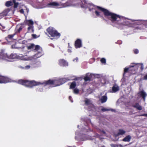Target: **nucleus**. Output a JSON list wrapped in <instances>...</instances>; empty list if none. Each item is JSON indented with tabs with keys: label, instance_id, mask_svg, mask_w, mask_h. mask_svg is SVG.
Masks as SVG:
<instances>
[{
	"label": "nucleus",
	"instance_id": "8",
	"mask_svg": "<svg viewBox=\"0 0 147 147\" xmlns=\"http://www.w3.org/2000/svg\"><path fill=\"white\" fill-rule=\"evenodd\" d=\"M94 6V5L92 3H87L86 2L83 5H81L82 7L88 8L90 11H91L93 9Z\"/></svg>",
	"mask_w": 147,
	"mask_h": 147
},
{
	"label": "nucleus",
	"instance_id": "14",
	"mask_svg": "<svg viewBox=\"0 0 147 147\" xmlns=\"http://www.w3.org/2000/svg\"><path fill=\"white\" fill-rule=\"evenodd\" d=\"M130 66L128 68H125L124 69V73L123 74V76L125 75V74L127 73H128L131 74H132V69H131Z\"/></svg>",
	"mask_w": 147,
	"mask_h": 147
},
{
	"label": "nucleus",
	"instance_id": "20",
	"mask_svg": "<svg viewBox=\"0 0 147 147\" xmlns=\"http://www.w3.org/2000/svg\"><path fill=\"white\" fill-rule=\"evenodd\" d=\"M17 55L15 54H11L9 55H7V57L9 59H14L17 58Z\"/></svg>",
	"mask_w": 147,
	"mask_h": 147
},
{
	"label": "nucleus",
	"instance_id": "3",
	"mask_svg": "<svg viewBox=\"0 0 147 147\" xmlns=\"http://www.w3.org/2000/svg\"><path fill=\"white\" fill-rule=\"evenodd\" d=\"M46 30L50 35V36L52 37L51 38V39H57L59 38L61 36L60 33L58 32L57 30L53 27H49Z\"/></svg>",
	"mask_w": 147,
	"mask_h": 147
},
{
	"label": "nucleus",
	"instance_id": "42",
	"mask_svg": "<svg viewBox=\"0 0 147 147\" xmlns=\"http://www.w3.org/2000/svg\"><path fill=\"white\" fill-rule=\"evenodd\" d=\"M67 51L69 53H71L72 52L71 50V49H68Z\"/></svg>",
	"mask_w": 147,
	"mask_h": 147
},
{
	"label": "nucleus",
	"instance_id": "40",
	"mask_svg": "<svg viewBox=\"0 0 147 147\" xmlns=\"http://www.w3.org/2000/svg\"><path fill=\"white\" fill-rule=\"evenodd\" d=\"M32 36L33 38H36V34H32Z\"/></svg>",
	"mask_w": 147,
	"mask_h": 147
},
{
	"label": "nucleus",
	"instance_id": "35",
	"mask_svg": "<svg viewBox=\"0 0 147 147\" xmlns=\"http://www.w3.org/2000/svg\"><path fill=\"white\" fill-rule=\"evenodd\" d=\"M29 27L28 28V31H30L31 30H32L33 28V25L32 26H28Z\"/></svg>",
	"mask_w": 147,
	"mask_h": 147
},
{
	"label": "nucleus",
	"instance_id": "21",
	"mask_svg": "<svg viewBox=\"0 0 147 147\" xmlns=\"http://www.w3.org/2000/svg\"><path fill=\"white\" fill-rule=\"evenodd\" d=\"M107 100V97L106 96H103L102 97L100 100L102 103L105 102Z\"/></svg>",
	"mask_w": 147,
	"mask_h": 147
},
{
	"label": "nucleus",
	"instance_id": "6",
	"mask_svg": "<svg viewBox=\"0 0 147 147\" xmlns=\"http://www.w3.org/2000/svg\"><path fill=\"white\" fill-rule=\"evenodd\" d=\"M11 80L8 78L2 76L0 74V84H5L10 82Z\"/></svg>",
	"mask_w": 147,
	"mask_h": 147
},
{
	"label": "nucleus",
	"instance_id": "46",
	"mask_svg": "<svg viewBox=\"0 0 147 147\" xmlns=\"http://www.w3.org/2000/svg\"><path fill=\"white\" fill-rule=\"evenodd\" d=\"M100 17H101L102 18V19L103 20H105L104 18L102 16H101Z\"/></svg>",
	"mask_w": 147,
	"mask_h": 147
},
{
	"label": "nucleus",
	"instance_id": "41",
	"mask_svg": "<svg viewBox=\"0 0 147 147\" xmlns=\"http://www.w3.org/2000/svg\"><path fill=\"white\" fill-rule=\"evenodd\" d=\"M20 12L21 13H24V11L23 9H21L20 10Z\"/></svg>",
	"mask_w": 147,
	"mask_h": 147
},
{
	"label": "nucleus",
	"instance_id": "16",
	"mask_svg": "<svg viewBox=\"0 0 147 147\" xmlns=\"http://www.w3.org/2000/svg\"><path fill=\"white\" fill-rule=\"evenodd\" d=\"M132 106L134 108H136L139 110H141L142 109V107L138 103H136L133 105Z\"/></svg>",
	"mask_w": 147,
	"mask_h": 147
},
{
	"label": "nucleus",
	"instance_id": "2",
	"mask_svg": "<svg viewBox=\"0 0 147 147\" xmlns=\"http://www.w3.org/2000/svg\"><path fill=\"white\" fill-rule=\"evenodd\" d=\"M17 83L26 87L32 88L34 86L40 85H43L44 86L54 85V84H55V80H51L50 79L41 83L36 82L34 80L29 81L27 80L20 79L17 81Z\"/></svg>",
	"mask_w": 147,
	"mask_h": 147
},
{
	"label": "nucleus",
	"instance_id": "9",
	"mask_svg": "<svg viewBox=\"0 0 147 147\" xmlns=\"http://www.w3.org/2000/svg\"><path fill=\"white\" fill-rule=\"evenodd\" d=\"M74 46L76 49L82 47V45L81 40L80 39H77L75 42Z\"/></svg>",
	"mask_w": 147,
	"mask_h": 147
},
{
	"label": "nucleus",
	"instance_id": "38",
	"mask_svg": "<svg viewBox=\"0 0 147 147\" xmlns=\"http://www.w3.org/2000/svg\"><path fill=\"white\" fill-rule=\"evenodd\" d=\"M95 14L97 16H100V12L97 11H96L95 12Z\"/></svg>",
	"mask_w": 147,
	"mask_h": 147
},
{
	"label": "nucleus",
	"instance_id": "7",
	"mask_svg": "<svg viewBox=\"0 0 147 147\" xmlns=\"http://www.w3.org/2000/svg\"><path fill=\"white\" fill-rule=\"evenodd\" d=\"M130 66L131 68L132 74H135L139 68V64L138 63H132L131 64Z\"/></svg>",
	"mask_w": 147,
	"mask_h": 147
},
{
	"label": "nucleus",
	"instance_id": "25",
	"mask_svg": "<svg viewBox=\"0 0 147 147\" xmlns=\"http://www.w3.org/2000/svg\"><path fill=\"white\" fill-rule=\"evenodd\" d=\"M48 5L51 6H57L59 5V4L57 2H52L49 3Z\"/></svg>",
	"mask_w": 147,
	"mask_h": 147
},
{
	"label": "nucleus",
	"instance_id": "13",
	"mask_svg": "<svg viewBox=\"0 0 147 147\" xmlns=\"http://www.w3.org/2000/svg\"><path fill=\"white\" fill-rule=\"evenodd\" d=\"M126 133V131L123 129H120L118 130V132L115 135L116 137L120 135H122Z\"/></svg>",
	"mask_w": 147,
	"mask_h": 147
},
{
	"label": "nucleus",
	"instance_id": "43",
	"mask_svg": "<svg viewBox=\"0 0 147 147\" xmlns=\"http://www.w3.org/2000/svg\"><path fill=\"white\" fill-rule=\"evenodd\" d=\"M72 97L71 96H69V100L71 101V102H73V101L72 100Z\"/></svg>",
	"mask_w": 147,
	"mask_h": 147
},
{
	"label": "nucleus",
	"instance_id": "44",
	"mask_svg": "<svg viewBox=\"0 0 147 147\" xmlns=\"http://www.w3.org/2000/svg\"><path fill=\"white\" fill-rule=\"evenodd\" d=\"M30 67L29 65H26L25 67V68L26 69H29L30 68Z\"/></svg>",
	"mask_w": 147,
	"mask_h": 147
},
{
	"label": "nucleus",
	"instance_id": "12",
	"mask_svg": "<svg viewBox=\"0 0 147 147\" xmlns=\"http://www.w3.org/2000/svg\"><path fill=\"white\" fill-rule=\"evenodd\" d=\"M23 26L22 25H18L16 27V29L15 30V34H16L17 33H20V32L22 30L23 28Z\"/></svg>",
	"mask_w": 147,
	"mask_h": 147
},
{
	"label": "nucleus",
	"instance_id": "37",
	"mask_svg": "<svg viewBox=\"0 0 147 147\" xmlns=\"http://www.w3.org/2000/svg\"><path fill=\"white\" fill-rule=\"evenodd\" d=\"M88 107L93 108H94V105L93 104H92L91 103L88 106Z\"/></svg>",
	"mask_w": 147,
	"mask_h": 147
},
{
	"label": "nucleus",
	"instance_id": "32",
	"mask_svg": "<svg viewBox=\"0 0 147 147\" xmlns=\"http://www.w3.org/2000/svg\"><path fill=\"white\" fill-rule=\"evenodd\" d=\"M111 109H107L106 108H103L101 109V111L103 112H105L106 111H110Z\"/></svg>",
	"mask_w": 147,
	"mask_h": 147
},
{
	"label": "nucleus",
	"instance_id": "30",
	"mask_svg": "<svg viewBox=\"0 0 147 147\" xmlns=\"http://www.w3.org/2000/svg\"><path fill=\"white\" fill-rule=\"evenodd\" d=\"M84 79L85 82L90 81V78L88 76H86L85 77Z\"/></svg>",
	"mask_w": 147,
	"mask_h": 147
},
{
	"label": "nucleus",
	"instance_id": "26",
	"mask_svg": "<svg viewBox=\"0 0 147 147\" xmlns=\"http://www.w3.org/2000/svg\"><path fill=\"white\" fill-rule=\"evenodd\" d=\"M13 5V2L11 1H7L6 2L5 5L7 7L12 6Z\"/></svg>",
	"mask_w": 147,
	"mask_h": 147
},
{
	"label": "nucleus",
	"instance_id": "28",
	"mask_svg": "<svg viewBox=\"0 0 147 147\" xmlns=\"http://www.w3.org/2000/svg\"><path fill=\"white\" fill-rule=\"evenodd\" d=\"M13 3H14V5H13L14 8L15 9L17 8L19 5L18 3L16 2L15 0H13Z\"/></svg>",
	"mask_w": 147,
	"mask_h": 147
},
{
	"label": "nucleus",
	"instance_id": "18",
	"mask_svg": "<svg viewBox=\"0 0 147 147\" xmlns=\"http://www.w3.org/2000/svg\"><path fill=\"white\" fill-rule=\"evenodd\" d=\"M131 136L130 135H128L126 136L125 138H124L122 140L124 142H129L131 140Z\"/></svg>",
	"mask_w": 147,
	"mask_h": 147
},
{
	"label": "nucleus",
	"instance_id": "29",
	"mask_svg": "<svg viewBox=\"0 0 147 147\" xmlns=\"http://www.w3.org/2000/svg\"><path fill=\"white\" fill-rule=\"evenodd\" d=\"M139 66V68H140L141 69V71H142L144 69V66L143 64L142 63H138Z\"/></svg>",
	"mask_w": 147,
	"mask_h": 147
},
{
	"label": "nucleus",
	"instance_id": "10",
	"mask_svg": "<svg viewBox=\"0 0 147 147\" xmlns=\"http://www.w3.org/2000/svg\"><path fill=\"white\" fill-rule=\"evenodd\" d=\"M138 95L140 97L142 98L143 101H145L147 96V94L145 92L144 90L141 91L138 93Z\"/></svg>",
	"mask_w": 147,
	"mask_h": 147
},
{
	"label": "nucleus",
	"instance_id": "27",
	"mask_svg": "<svg viewBox=\"0 0 147 147\" xmlns=\"http://www.w3.org/2000/svg\"><path fill=\"white\" fill-rule=\"evenodd\" d=\"M84 102L85 105L87 106H88L89 105V104L91 103L90 102V100L89 99L87 98H86Z\"/></svg>",
	"mask_w": 147,
	"mask_h": 147
},
{
	"label": "nucleus",
	"instance_id": "47",
	"mask_svg": "<svg viewBox=\"0 0 147 147\" xmlns=\"http://www.w3.org/2000/svg\"><path fill=\"white\" fill-rule=\"evenodd\" d=\"M105 147L104 146H102V147Z\"/></svg>",
	"mask_w": 147,
	"mask_h": 147
},
{
	"label": "nucleus",
	"instance_id": "33",
	"mask_svg": "<svg viewBox=\"0 0 147 147\" xmlns=\"http://www.w3.org/2000/svg\"><path fill=\"white\" fill-rule=\"evenodd\" d=\"M74 92L75 94H78L79 93V90L78 89L75 88L74 90Z\"/></svg>",
	"mask_w": 147,
	"mask_h": 147
},
{
	"label": "nucleus",
	"instance_id": "11",
	"mask_svg": "<svg viewBox=\"0 0 147 147\" xmlns=\"http://www.w3.org/2000/svg\"><path fill=\"white\" fill-rule=\"evenodd\" d=\"M59 64L60 66H67L68 63L64 59H60L59 61Z\"/></svg>",
	"mask_w": 147,
	"mask_h": 147
},
{
	"label": "nucleus",
	"instance_id": "5",
	"mask_svg": "<svg viewBox=\"0 0 147 147\" xmlns=\"http://www.w3.org/2000/svg\"><path fill=\"white\" fill-rule=\"evenodd\" d=\"M68 80L66 78H61L58 80H55V86H57L62 85L66 82L68 81Z\"/></svg>",
	"mask_w": 147,
	"mask_h": 147
},
{
	"label": "nucleus",
	"instance_id": "22",
	"mask_svg": "<svg viewBox=\"0 0 147 147\" xmlns=\"http://www.w3.org/2000/svg\"><path fill=\"white\" fill-rule=\"evenodd\" d=\"M72 2L71 0H68L67 2L65 3V6H68L71 5H72Z\"/></svg>",
	"mask_w": 147,
	"mask_h": 147
},
{
	"label": "nucleus",
	"instance_id": "15",
	"mask_svg": "<svg viewBox=\"0 0 147 147\" xmlns=\"http://www.w3.org/2000/svg\"><path fill=\"white\" fill-rule=\"evenodd\" d=\"M119 90V86L116 84H115L112 88V92L115 93Z\"/></svg>",
	"mask_w": 147,
	"mask_h": 147
},
{
	"label": "nucleus",
	"instance_id": "17",
	"mask_svg": "<svg viewBox=\"0 0 147 147\" xmlns=\"http://www.w3.org/2000/svg\"><path fill=\"white\" fill-rule=\"evenodd\" d=\"M15 34H11V35H9L7 36L5 38V39L9 42H11L10 41V40H12L13 37L15 35Z\"/></svg>",
	"mask_w": 147,
	"mask_h": 147
},
{
	"label": "nucleus",
	"instance_id": "4",
	"mask_svg": "<svg viewBox=\"0 0 147 147\" xmlns=\"http://www.w3.org/2000/svg\"><path fill=\"white\" fill-rule=\"evenodd\" d=\"M40 46L38 45H35L33 43H30L29 45L27 46V49L28 50H31L33 51H37L40 49Z\"/></svg>",
	"mask_w": 147,
	"mask_h": 147
},
{
	"label": "nucleus",
	"instance_id": "23",
	"mask_svg": "<svg viewBox=\"0 0 147 147\" xmlns=\"http://www.w3.org/2000/svg\"><path fill=\"white\" fill-rule=\"evenodd\" d=\"M42 54L41 52H38V53L35 54L34 56V58H38L42 56Z\"/></svg>",
	"mask_w": 147,
	"mask_h": 147
},
{
	"label": "nucleus",
	"instance_id": "1",
	"mask_svg": "<svg viewBox=\"0 0 147 147\" xmlns=\"http://www.w3.org/2000/svg\"><path fill=\"white\" fill-rule=\"evenodd\" d=\"M96 7L97 9L103 12L105 16L107 17L108 19L112 23H115L119 25H125V23L123 22V20L121 19L119 16L110 12L108 10L100 7L97 6Z\"/></svg>",
	"mask_w": 147,
	"mask_h": 147
},
{
	"label": "nucleus",
	"instance_id": "24",
	"mask_svg": "<svg viewBox=\"0 0 147 147\" xmlns=\"http://www.w3.org/2000/svg\"><path fill=\"white\" fill-rule=\"evenodd\" d=\"M76 83L75 82H73L71 83L70 86L69 88L70 89L74 88L76 87Z\"/></svg>",
	"mask_w": 147,
	"mask_h": 147
},
{
	"label": "nucleus",
	"instance_id": "39",
	"mask_svg": "<svg viewBox=\"0 0 147 147\" xmlns=\"http://www.w3.org/2000/svg\"><path fill=\"white\" fill-rule=\"evenodd\" d=\"M139 116H145L147 117V114H142L140 115H139Z\"/></svg>",
	"mask_w": 147,
	"mask_h": 147
},
{
	"label": "nucleus",
	"instance_id": "34",
	"mask_svg": "<svg viewBox=\"0 0 147 147\" xmlns=\"http://www.w3.org/2000/svg\"><path fill=\"white\" fill-rule=\"evenodd\" d=\"M147 80V74L145 75L144 78H142L140 79V80Z\"/></svg>",
	"mask_w": 147,
	"mask_h": 147
},
{
	"label": "nucleus",
	"instance_id": "19",
	"mask_svg": "<svg viewBox=\"0 0 147 147\" xmlns=\"http://www.w3.org/2000/svg\"><path fill=\"white\" fill-rule=\"evenodd\" d=\"M25 24L28 26L33 25L34 24L33 22L31 20H27L25 22Z\"/></svg>",
	"mask_w": 147,
	"mask_h": 147
},
{
	"label": "nucleus",
	"instance_id": "31",
	"mask_svg": "<svg viewBox=\"0 0 147 147\" xmlns=\"http://www.w3.org/2000/svg\"><path fill=\"white\" fill-rule=\"evenodd\" d=\"M100 62L102 63L105 64L106 63V59L104 58H102L100 59Z\"/></svg>",
	"mask_w": 147,
	"mask_h": 147
},
{
	"label": "nucleus",
	"instance_id": "36",
	"mask_svg": "<svg viewBox=\"0 0 147 147\" xmlns=\"http://www.w3.org/2000/svg\"><path fill=\"white\" fill-rule=\"evenodd\" d=\"M134 52L135 54H137L139 53V51L137 49H135L134 50Z\"/></svg>",
	"mask_w": 147,
	"mask_h": 147
},
{
	"label": "nucleus",
	"instance_id": "45",
	"mask_svg": "<svg viewBox=\"0 0 147 147\" xmlns=\"http://www.w3.org/2000/svg\"><path fill=\"white\" fill-rule=\"evenodd\" d=\"M102 132L104 134H106V133L104 131H102Z\"/></svg>",
	"mask_w": 147,
	"mask_h": 147
}]
</instances>
